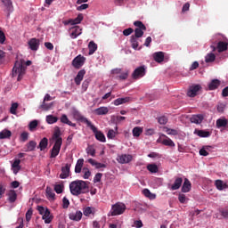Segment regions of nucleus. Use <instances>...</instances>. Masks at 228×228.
<instances>
[{"label": "nucleus", "mask_w": 228, "mask_h": 228, "mask_svg": "<svg viewBox=\"0 0 228 228\" xmlns=\"http://www.w3.org/2000/svg\"><path fill=\"white\" fill-rule=\"evenodd\" d=\"M83 172H84V179H89L90 175H92V172H90V169H88V167H84Z\"/></svg>", "instance_id": "51"}, {"label": "nucleus", "mask_w": 228, "mask_h": 228, "mask_svg": "<svg viewBox=\"0 0 228 228\" xmlns=\"http://www.w3.org/2000/svg\"><path fill=\"white\" fill-rule=\"evenodd\" d=\"M86 61V58L85 56H82L81 54L77 55L73 61H72V66L75 69H79L85 65V62Z\"/></svg>", "instance_id": "10"}, {"label": "nucleus", "mask_w": 228, "mask_h": 228, "mask_svg": "<svg viewBox=\"0 0 228 228\" xmlns=\"http://www.w3.org/2000/svg\"><path fill=\"white\" fill-rule=\"evenodd\" d=\"M197 134L200 138H209V136H211V133H209L208 131H205V130H199Z\"/></svg>", "instance_id": "44"}, {"label": "nucleus", "mask_w": 228, "mask_h": 228, "mask_svg": "<svg viewBox=\"0 0 228 228\" xmlns=\"http://www.w3.org/2000/svg\"><path fill=\"white\" fill-rule=\"evenodd\" d=\"M206 149H209V146L203 147L200 150V156H209V152H208V151H206Z\"/></svg>", "instance_id": "57"}, {"label": "nucleus", "mask_w": 228, "mask_h": 228, "mask_svg": "<svg viewBox=\"0 0 228 228\" xmlns=\"http://www.w3.org/2000/svg\"><path fill=\"white\" fill-rule=\"evenodd\" d=\"M17 108H19V103H12L10 108V113H12V115H17Z\"/></svg>", "instance_id": "49"}, {"label": "nucleus", "mask_w": 228, "mask_h": 228, "mask_svg": "<svg viewBox=\"0 0 228 228\" xmlns=\"http://www.w3.org/2000/svg\"><path fill=\"white\" fill-rule=\"evenodd\" d=\"M70 206V201H69V199L67 197H64L62 199V208L63 209H67Z\"/></svg>", "instance_id": "52"}, {"label": "nucleus", "mask_w": 228, "mask_h": 228, "mask_svg": "<svg viewBox=\"0 0 228 228\" xmlns=\"http://www.w3.org/2000/svg\"><path fill=\"white\" fill-rule=\"evenodd\" d=\"M178 200H179V202H181V204H185V203H186V200H187L186 195H184V194H179V196H178Z\"/></svg>", "instance_id": "60"}, {"label": "nucleus", "mask_w": 228, "mask_h": 228, "mask_svg": "<svg viewBox=\"0 0 228 228\" xmlns=\"http://www.w3.org/2000/svg\"><path fill=\"white\" fill-rule=\"evenodd\" d=\"M69 191L75 197L88 193V183L83 180L73 181L69 183Z\"/></svg>", "instance_id": "1"}, {"label": "nucleus", "mask_w": 228, "mask_h": 228, "mask_svg": "<svg viewBox=\"0 0 228 228\" xmlns=\"http://www.w3.org/2000/svg\"><path fill=\"white\" fill-rule=\"evenodd\" d=\"M223 97H228V86L224 87L222 91Z\"/></svg>", "instance_id": "64"}, {"label": "nucleus", "mask_w": 228, "mask_h": 228, "mask_svg": "<svg viewBox=\"0 0 228 228\" xmlns=\"http://www.w3.org/2000/svg\"><path fill=\"white\" fill-rule=\"evenodd\" d=\"M134 26H135L134 37L135 38H142L143 37V31H147V27L141 20H136L134 22Z\"/></svg>", "instance_id": "4"}, {"label": "nucleus", "mask_w": 228, "mask_h": 228, "mask_svg": "<svg viewBox=\"0 0 228 228\" xmlns=\"http://www.w3.org/2000/svg\"><path fill=\"white\" fill-rule=\"evenodd\" d=\"M1 3L7 19H10V15L13 13V3H12V0H1Z\"/></svg>", "instance_id": "5"}, {"label": "nucleus", "mask_w": 228, "mask_h": 228, "mask_svg": "<svg viewBox=\"0 0 228 228\" xmlns=\"http://www.w3.org/2000/svg\"><path fill=\"white\" fill-rule=\"evenodd\" d=\"M134 29H133V28H126L125 30H123V35H124V37H129V35L134 33Z\"/></svg>", "instance_id": "58"}, {"label": "nucleus", "mask_w": 228, "mask_h": 228, "mask_svg": "<svg viewBox=\"0 0 228 228\" xmlns=\"http://www.w3.org/2000/svg\"><path fill=\"white\" fill-rule=\"evenodd\" d=\"M75 117H77L78 120H80L81 122H84V124H86L87 127H90V129L93 131V133L95 135L96 140H98V142H106V136L104 135V134L99 130H97V127H95V126H94L92 124V122L90 120H88V118L81 116V114H79V112H75Z\"/></svg>", "instance_id": "2"}, {"label": "nucleus", "mask_w": 228, "mask_h": 228, "mask_svg": "<svg viewBox=\"0 0 228 228\" xmlns=\"http://www.w3.org/2000/svg\"><path fill=\"white\" fill-rule=\"evenodd\" d=\"M69 220H74L75 222H79L83 218V213L81 211L72 212L69 215Z\"/></svg>", "instance_id": "22"}, {"label": "nucleus", "mask_w": 228, "mask_h": 228, "mask_svg": "<svg viewBox=\"0 0 228 228\" xmlns=\"http://www.w3.org/2000/svg\"><path fill=\"white\" fill-rule=\"evenodd\" d=\"M37 127H38V121L37 119L32 120L28 125L29 131H35Z\"/></svg>", "instance_id": "48"}, {"label": "nucleus", "mask_w": 228, "mask_h": 228, "mask_svg": "<svg viewBox=\"0 0 228 228\" xmlns=\"http://www.w3.org/2000/svg\"><path fill=\"white\" fill-rule=\"evenodd\" d=\"M130 101L131 97L118 98L113 101L112 104H114V106H120V104H127Z\"/></svg>", "instance_id": "25"}, {"label": "nucleus", "mask_w": 228, "mask_h": 228, "mask_svg": "<svg viewBox=\"0 0 228 228\" xmlns=\"http://www.w3.org/2000/svg\"><path fill=\"white\" fill-rule=\"evenodd\" d=\"M215 186L216 187L217 190H219V191H222L228 188L227 183H224V181L222 180H216Z\"/></svg>", "instance_id": "30"}, {"label": "nucleus", "mask_w": 228, "mask_h": 228, "mask_svg": "<svg viewBox=\"0 0 228 228\" xmlns=\"http://www.w3.org/2000/svg\"><path fill=\"white\" fill-rule=\"evenodd\" d=\"M147 74V68L143 66H140L136 68L132 73L133 79H140V77H143Z\"/></svg>", "instance_id": "8"}, {"label": "nucleus", "mask_w": 228, "mask_h": 228, "mask_svg": "<svg viewBox=\"0 0 228 228\" xmlns=\"http://www.w3.org/2000/svg\"><path fill=\"white\" fill-rule=\"evenodd\" d=\"M7 138H12V131L8 129H4L0 132V140H5Z\"/></svg>", "instance_id": "35"}, {"label": "nucleus", "mask_w": 228, "mask_h": 228, "mask_svg": "<svg viewBox=\"0 0 228 228\" xmlns=\"http://www.w3.org/2000/svg\"><path fill=\"white\" fill-rule=\"evenodd\" d=\"M47 124H56L58 122V117H54L53 115L46 116Z\"/></svg>", "instance_id": "47"}, {"label": "nucleus", "mask_w": 228, "mask_h": 228, "mask_svg": "<svg viewBox=\"0 0 228 228\" xmlns=\"http://www.w3.org/2000/svg\"><path fill=\"white\" fill-rule=\"evenodd\" d=\"M71 33H70V38L76 39V37H79L81 35L83 28H81L80 26H75L71 28Z\"/></svg>", "instance_id": "18"}, {"label": "nucleus", "mask_w": 228, "mask_h": 228, "mask_svg": "<svg viewBox=\"0 0 228 228\" xmlns=\"http://www.w3.org/2000/svg\"><path fill=\"white\" fill-rule=\"evenodd\" d=\"M138 38L139 37H134L131 36L130 43H131V45H132L133 49H138V45H139Z\"/></svg>", "instance_id": "45"}, {"label": "nucleus", "mask_w": 228, "mask_h": 228, "mask_svg": "<svg viewBox=\"0 0 228 228\" xmlns=\"http://www.w3.org/2000/svg\"><path fill=\"white\" fill-rule=\"evenodd\" d=\"M132 133H133V136H134L135 138H138V136H140V134L143 133V128L140 126H135L133 128Z\"/></svg>", "instance_id": "41"}, {"label": "nucleus", "mask_w": 228, "mask_h": 228, "mask_svg": "<svg viewBox=\"0 0 228 228\" xmlns=\"http://www.w3.org/2000/svg\"><path fill=\"white\" fill-rule=\"evenodd\" d=\"M134 225L136 228H142L143 227V223L142 222V220H136L134 222Z\"/></svg>", "instance_id": "63"}, {"label": "nucleus", "mask_w": 228, "mask_h": 228, "mask_svg": "<svg viewBox=\"0 0 228 228\" xmlns=\"http://www.w3.org/2000/svg\"><path fill=\"white\" fill-rule=\"evenodd\" d=\"M126 204L118 202L112 205L111 216H117L118 215H123L126 211Z\"/></svg>", "instance_id": "6"}, {"label": "nucleus", "mask_w": 228, "mask_h": 228, "mask_svg": "<svg viewBox=\"0 0 228 228\" xmlns=\"http://www.w3.org/2000/svg\"><path fill=\"white\" fill-rule=\"evenodd\" d=\"M61 122L62 124H67L68 126H71V127H76V123H72L70 120H69V118L65 114H63L61 117Z\"/></svg>", "instance_id": "37"}, {"label": "nucleus", "mask_w": 228, "mask_h": 228, "mask_svg": "<svg viewBox=\"0 0 228 228\" xmlns=\"http://www.w3.org/2000/svg\"><path fill=\"white\" fill-rule=\"evenodd\" d=\"M227 47H228L227 42L220 41L217 43L218 53H224V52L227 51Z\"/></svg>", "instance_id": "33"}, {"label": "nucleus", "mask_w": 228, "mask_h": 228, "mask_svg": "<svg viewBox=\"0 0 228 228\" xmlns=\"http://www.w3.org/2000/svg\"><path fill=\"white\" fill-rule=\"evenodd\" d=\"M70 175V164H66L61 167V173L60 175L61 179H67Z\"/></svg>", "instance_id": "14"}, {"label": "nucleus", "mask_w": 228, "mask_h": 228, "mask_svg": "<svg viewBox=\"0 0 228 228\" xmlns=\"http://www.w3.org/2000/svg\"><path fill=\"white\" fill-rule=\"evenodd\" d=\"M118 163H121L122 165L126 163H131L133 161V156L129 154H123L118 158Z\"/></svg>", "instance_id": "17"}, {"label": "nucleus", "mask_w": 228, "mask_h": 228, "mask_svg": "<svg viewBox=\"0 0 228 228\" xmlns=\"http://www.w3.org/2000/svg\"><path fill=\"white\" fill-rule=\"evenodd\" d=\"M28 47L31 51H38V47H40V39L31 38L28 41Z\"/></svg>", "instance_id": "13"}, {"label": "nucleus", "mask_w": 228, "mask_h": 228, "mask_svg": "<svg viewBox=\"0 0 228 228\" xmlns=\"http://www.w3.org/2000/svg\"><path fill=\"white\" fill-rule=\"evenodd\" d=\"M53 106H54V102L45 103V102H43L40 108L42 110H45V111H49V110H51V108H53Z\"/></svg>", "instance_id": "46"}, {"label": "nucleus", "mask_w": 228, "mask_h": 228, "mask_svg": "<svg viewBox=\"0 0 228 228\" xmlns=\"http://www.w3.org/2000/svg\"><path fill=\"white\" fill-rule=\"evenodd\" d=\"M7 200L10 204H13L17 200V191L15 190H10L6 193Z\"/></svg>", "instance_id": "15"}, {"label": "nucleus", "mask_w": 228, "mask_h": 228, "mask_svg": "<svg viewBox=\"0 0 228 228\" xmlns=\"http://www.w3.org/2000/svg\"><path fill=\"white\" fill-rule=\"evenodd\" d=\"M109 111H110V109H108V107H100L94 110L95 115H99V116L108 115Z\"/></svg>", "instance_id": "34"}, {"label": "nucleus", "mask_w": 228, "mask_h": 228, "mask_svg": "<svg viewBox=\"0 0 228 228\" xmlns=\"http://www.w3.org/2000/svg\"><path fill=\"white\" fill-rule=\"evenodd\" d=\"M42 218L45 220V224H51L53 222V216H51V210L49 208H45V212Z\"/></svg>", "instance_id": "23"}, {"label": "nucleus", "mask_w": 228, "mask_h": 228, "mask_svg": "<svg viewBox=\"0 0 228 228\" xmlns=\"http://www.w3.org/2000/svg\"><path fill=\"white\" fill-rule=\"evenodd\" d=\"M12 170L15 175L19 174V171L20 170V159L14 160L12 164Z\"/></svg>", "instance_id": "28"}, {"label": "nucleus", "mask_w": 228, "mask_h": 228, "mask_svg": "<svg viewBox=\"0 0 228 228\" xmlns=\"http://www.w3.org/2000/svg\"><path fill=\"white\" fill-rule=\"evenodd\" d=\"M46 193L50 199H54V197H56V194L54 193V191H53V189H51L50 187L46 188Z\"/></svg>", "instance_id": "55"}, {"label": "nucleus", "mask_w": 228, "mask_h": 228, "mask_svg": "<svg viewBox=\"0 0 228 228\" xmlns=\"http://www.w3.org/2000/svg\"><path fill=\"white\" fill-rule=\"evenodd\" d=\"M215 60H216V55H215L213 53L207 54L205 57L206 63H213Z\"/></svg>", "instance_id": "42"}, {"label": "nucleus", "mask_w": 228, "mask_h": 228, "mask_svg": "<svg viewBox=\"0 0 228 228\" xmlns=\"http://www.w3.org/2000/svg\"><path fill=\"white\" fill-rule=\"evenodd\" d=\"M158 122H159V124L165 126V124H167V122H168V118L165 116H161L160 118H158Z\"/></svg>", "instance_id": "54"}, {"label": "nucleus", "mask_w": 228, "mask_h": 228, "mask_svg": "<svg viewBox=\"0 0 228 228\" xmlns=\"http://www.w3.org/2000/svg\"><path fill=\"white\" fill-rule=\"evenodd\" d=\"M220 85H222V82H221L219 79H216V78L212 79V80L208 83V90H210V91L217 90V88L220 87Z\"/></svg>", "instance_id": "16"}, {"label": "nucleus", "mask_w": 228, "mask_h": 228, "mask_svg": "<svg viewBox=\"0 0 228 228\" xmlns=\"http://www.w3.org/2000/svg\"><path fill=\"white\" fill-rule=\"evenodd\" d=\"M83 21V14H78L77 17L74 20H69L65 24H71V26H76V24H81Z\"/></svg>", "instance_id": "29"}, {"label": "nucleus", "mask_w": 228, "mask_h": 228, "mask_svg": "<svg viewBox=\"0 0 228 228\" xmlns=\"http://www.w3.org/2000/svg\"><path fill=\"white\" fill-rule=\"evenodd\" d=\"M84 215H85V216H89V215H92V208L86 207L84 209Z\"/></svg>", "instance_id": "62"}, {"label": "nucleus", "mask_w": 228, "mask_h": 228, "mask_svg": "<svg viewBox=\"0 0 228 228\" xmlns=\"http://www.w3.org/2000/svg\"><path fill=\"white\" fill-rule=\"evenodd\" d=\"M153 59L157 63H162L165 60V53L156 52L153 53Z\"/></svg>", "instance_id": "24"}, {"label": "nucleus", "mask_w": 228, "mask_h": 228, "mask_svg": "<svg viewBox=\"0 0 228 228\" xmlns=\"http://www.w3.org/2000/svg\"><path fill=\"white\" fill-rule=\"evenodd\" d=\"M191 190V182L188 178L184 179L183 184L182 186L183 193H188Z\"/></svg>", "instance_id": "27"}, {"label": "nucleus", "mask_w": 228, "mask_h": 228, "mask_svg": "<svg viewBox=\"0 0 228 228\" xmlns=\"http://www.w3.org/2000/svg\"><path fill=\"white\" fill-rule=\"evenodd\" d=\"M88 6H89L88 4H83L79 6H77V12H83V10H87Z\"/></svg>", "instance_id": "61"}, {"label": "nucleus", "mask_w": 228, "mask_h": 228, "mask_svg": "<svg viewBox=\"0 0 228 228\" xmlns=\"http://www.w3.org/2000/svg\"><path fill=\"white\" fill-rule=\"evenodd\" d=\"M24 151L25 152H33L35 149H37V142L35 141H29L26 146L24 147Z\"/></svg>", "instance_id": "26"}, {"label": "nucleus", "mask_w": 228, "mask_h": 228, "mask_svg": "<svg viewBox=\"0 0 228 228\" xmlns=\"http://www.w3.org/2000/svg\"><path fill=\"white\" fill-rule=\"evenodd\" d=\"M163 131H165V133H167V134H169L171 136H177V134H179V132H177V130L168 128L167 126H164Z\"/></svg>", "instance_id": "40"}, {"label": "nucleus", "mask_w": 228, "mask_h": 228, "mask_svg": "<svg viewBox=\"0 0 228 228\" xmlns=\"http://www.w3.org/2000/svg\"><path fill=\"white\" fill-rule=\"evenodd\" d=\"M86 152H87V154H89V156H92L93 158H94V156H95V148H94V146H92V145H89L86 148Z\"/></svg>", "instance_id": "50"}, {"label": "nucleus", "mask_w": 228, "mask_h": 228, "mask_svg": "<svg viewBox=\"0 0 228 228\" xmlns=\"http://www.w3.org/2000/svg\"><path fill=\"white\" fill-rule=\"evenodd\" d=\"M147 170H149V172H151V174H158V172H159V168L156 164H149L147 166Z\"/></svg>", "instance_id": "39"}, {"label": "nucleus", "mask_w": 228, "mask_h": 228, "mask_svg": "<svg viewBox=\"0 0 228 228\" xmlns=\"http://www.w3.org/2000/svg\"><path fill=\"white\" fill-rule=\"evenodd\" d=\"M101 179H102V173H97L94 178V183H101Z\"/></svg>", "instance_id": "59"}, {"label": "nucleus", "mask_w": 228, "mask_h": 228, "mask_svg": "<svg viewBox=\"0 0 228 228\" xmlns=\"http://www.w3.org/2000/svg\"><path fill=\"white\" fill-rule=\"evenodd\" d=\"M88 49H89V56H92L95 51H97V44L95 42L91 41L88 44Z\"/></svg>", "instance_id": "38"}, {"label": "nucleus", "mask_w": 228, "mask_h": 228, "mask_svg": "<svg viewBox=\"0 0 228 228\" xmlns=\"http://www.w3.org/2000/svg\"><path fill=\"white\" fill-rule=\"evenodd\" d=\"M200 90H202V86L200 85L191 86L187 92V95L188 97H197V94H199Z\"/></svg>", "instance_id": "11"}, {"label": "nucleus", "mask_w": 228, "mask_h": 228, "mask_svg": "<svg viewBox=\"0 0 228 228\" xmlns=\"http://www.w3.org/2000/svg\"><path fill=\"white\" fill-rule=\"evenodd\" d=\"M54 191H56L58 194L63 193V184H56L54 186Z\"/></svg>", "instance_id": "56"}, {"label": "nucleus", "mask_w": 228, "mask_h": 228, "mask_svg": "<svg viewBox=\"0 0 228 228\" xmlns=\"http://www.w3.org/2000/svg\"><path fill=\"white\" fill-rule=\"evenodd\" d=\"M20 138L21 142H28V139L29 138V133H28V132L21 133Z\"/></svg>", "instance_id": "53"}, {"label": "nucleus", "mask_w": 228, "mask_h": 228, "mask_svg": "<svg viewBox=\"0 0 228 228\" xmlns=\"http://www.w3.org/2000/svg\"><path fill=\"white\" fill-rule=\"evenodd\" d=\"M158 143H162V145H165L166 147H175V142L172 141L168 136H167L165 134H161L157 140Z\"/></svg>", "instance_id": "7"}, {"label": "nucleus", "mask_w": 228, "mask_h": 228, "mask_svg": "<svg viewBox=\"0 0 228 228\" xmlns=\"http://www.w3.org/2000/svg\"><path fill=\"white\" fill-rule=\"evenodd\" d=\"M47 145H49V140L46 137H44L40 142L37 149L40 151H45L47 149Z\"/></svg>", "instance_id": "32"}, {"label": "nucleus", "mask_w": 228, "mask_h": 228, "mask_svg": "<svg viewBox=\"0 0 228 228\" xmlns=\"http://www.w3.org/2000/svg\"><path fill=\"white\" fill-rule=\"evenodd\" d=\"M216 126L217 129H220L222 127H228V120L225 118H220L216 121Z\"/></svg>", "instance_id": "20"}, {"label": "nucleus", "mask_w": 228, "mask_h": 228, "mask_svg": "<svg viewBox=\"0 0 228 228\" xmlns=\"http://www.w3.org/2000/svg\"><path fill=\"white\" fill-rule=\"evenodd\" d=\"M23 63V60L16 61L12 68V77H15V76L18 75L17 81H21L22 77H24V74H26V67H24Z\"/></svg>", "instance_id": "3"}, {"label": "nucleus", "mask_w": 228, "mask_h": 228, "mask_svg": "<svg viewBox=\"0 0 228 228\" xmlns=\"http://www.w3.org/2000/svg\"><path fill=\"white\" fill-rule=\"evenodd\" d=\"M61 141L58 140L55 141L52 150H51V155L50 158H56V156H58V154H60V151H61Z\"/></svg>", "instance_id": "9"}, {"label": "nucleus", "mask_w": 228, "mask_h": 228, "mask_svg": "<svg viewBox=\"0 0 228 228\" xmlns=\"http://www.w3.org/2000/svg\"><path fill=\"white\" fill-rule=\"evenodd\" d=\"M85 163V159H79L77 161V164H76V167H75V172L76 174H81V170L83 168V165Z\"/></svg>", "instance_id": "36"}, {"label": "nucleus", "mask_w": 228, "mask_h": 228, "mask_svg": "<svg viewBox=\"0 0 228 228\" xmlns=\"http://www.w3.org/2000/svg\"><path fill=\"white\" fill-rule=\"evenodd\" d=\"M61 136V131L60 130V127H56L53 135V139L55 140V142H58V140L61 141V143H63V139Z\"/></svg>", "instance_id": "31"}, {"label": "nucleus", "mask_w": 228, "mask_h": 228, "mask_svg": "<svg viewBox=\"0 0 228 228\" xmlns=\"http://www.w3.org/2000/svg\"><path fill=\"white\" fill-rule=\"evenodd\" d=\"M183 186V177L175 176V182L170 185V190L175 191V190H179Z\"/></svg>", "instance_id": "12"}, {"label": "nucleus", "mask_w": 228, "mask_h": 228, "mask_svg": "<svg viewBox=\"0 0 228 228\" xmlns=\"http://www.w3.org/2000/svg\"><path fill=\"white\" fill-rule=\"evenodd\" d=\"M202 120H204L202 114L192 115L190 118L191 124H202Z\"/></svg>", "instance_id": "21"}, {"label": "nucleus", "mask_w": 228, "mask_h": 228, "mask_svg": "<svg viewBox=\"0 0 228 228\" xmlns=\"http://www.w3.org/2000/svg\"><path fill=\"white\" fill-rule=\"evenodd\" d=\"M85 74H86V70L85 69H81L78 71L77 75L75 77V83L77 86H79V85H81V81H83Z\"/></svg>", "instance_id": "19"}, {"label": "nucleus", "mask_w": 228, "mask_h": 228, "mask_svg": "<svg viewBox=\"0 0 228 228\" xmlns=\"http://www.w3.org/2000/svg\"><path fill=\"white\" fill-rule=\"evenodd\" d=\"M117 131H118V127L116 126V130L110 129L107 133V138L109 140H113L115 136H117Z\"/></svg>", "instance_id": "43"}]
</instances>
